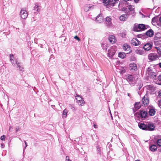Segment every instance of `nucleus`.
Listing matches in <instances>:
<instances>
[{
	"instance_id": "5",
	"label": "nucleus",
	"mask_w": 161,
	"mask_h": 161,
	"mask_svg": "<svg viewBox=\"0 0 161 161\" xmlns=\"http://www.w3.org/2000/svg\"><path fill=\"white\" fill-rule=\"evenodd\" d=\"M143 86V84L141 82H140L137 85L136 90L139 95H141L142 92L143 91V88H142Z\"/></svg>"
},
{
	"instance_id": "20",
	"label": "nucleus",
	"mask_w": 161,
	"mask_h": 161,
	"mask_svg": "<svg viewBox=\"0 0 161 161\" xmlns=\"http://www.w3.org/2000/svg\"><path fill=\"white\" fill-rule=\"evenodd\" d=\"M129 68L130 70L136 71L137 69V67L136 64L131 63L129 65Z\"/></svg>"
},
{
	"instance_id": "19",
	"label": "nucleus",
	"mask_w": 161,
	"mask_h": 161,
	"mask_svg": "<svg viewBox=\"0 0 161 161\" xmlns=\"http://www.w3.org/2000/svg\"><path fill=\"white\" fill-rule=\"evenodd\" d=\"M154 34V32L151 29H149L145 33L146 37H152L153 36Z\"/></svg>"
},
{
	"instance_id": "21",
	"label": "nucleus",
	"mask_w": 161,
	"mask_h": 161,
	"mask_svg": "<svg viewBox=\"0 0 161 161\" xmlns=\"http://www.w3.org/2000/svg\"><path fill=\"white\" fill-rule=\"evenodd\" d=\"M139 128L143 130H147V124H145L144 123H139L138 124Z\"/></svg>"
},
{
	"instance_id": "55",
	"label": "nucleus",
	"mask_w": 161,
	"mask_h": 161,
	"mask_svg": "<svg viewBox=\"0 0 161 161\" xmlns=\"http://www.w3.org/2000/svg\"><path fill=\"white\" fill-rule=\"evenodd\" d=\"M4 147V145L3 144H2L1 145V147L2 148H3Z\"/></svg>"
},
{
	"instance_id": "45",
	"label": "nucleus",
	"mask_w": 161,
	"mask_h": 161,
	"mask_svg": "<svg viewBox=\"0 0 161 161\" xmlns=\"http://www.w3.org/2000/svg\"><path fill=\"white\" fill-rule=\"evenodd\" d=\"M69 107L71 108L73 110H75V107L74 105L73 104H70Z\"/></svg>"
},
{
	"instance_id": "17",
	"label": "nucleus",
	"mask_w": 161,
	"mask_h": 161,
	"mask_svg": "<svg viewBox=\"0 0 161 161\" xmlns=\"http://www.w3.org/2000/svg\"><path fill=\"white\" fill-rule=\"evenodd\" d=\"M130 42L132 44L135 46L138 45L140 44V41L136 38H133Z\"/></svg>"
},
{
	"instance_id": "14",
	"label": "nucleus",
	"mask_w": 161,
	"mask_h": 161,
	"mask_svg": "<svg viewBox=\"0 0 161 161\" xmlns=\"http://www.w3.org/2000/svg\"><path fill=\"white\" fill-rule=\"evenodd\" d=\"M147 130L153 131L154 130L155 126L153 123H147Z\"/></svg>"
},
{
	"instance_id": "27",
	"label": "nucleus",
	"mask_w": 161,
	"mask_h": 161,
	"mask_svg": "<svg viewBox=\"0 0 161 161\" xmlns=\"http://www.w3.org/2000/svg\"><path fill=\"white\" fill-rule=\"evenodd\" d=\"M157 149V147L156 145H152L149 147L150 150L152 152L155 151Z\"/></svg>"
},
{
	"instance_id": "39",
	"label": "nucleus",
	"mask_w": 161,
	"mask_h": 161,
	"mask_svg": "<svg viewBox=\"0 0 161 161\" xmlns=\"http://www.w3.org/2000/svg\"><path fill=\"white\" fill-rule=\"evenodd\" d=\"M136 53L142 55H145L146 54L145 51H136Z\"/></svg>"
},
{
	"instance_id": "13",
	"label": "nucleus",
	"mask_w": 161,
	"mask_h": 161,
	"mask_svg": "<svg viewBox=\"0 0 161 161\" xmlns=\"http://www.w3.org/2000/svg\"><path fill=\"white\" fill-rule=\"evenodd\" d=\"M108 39L110 42L112 44L115 43L116 42V37L113 35H110Z\"/></svg>"
},
{
	"instance_id": "4",
	"label": "nucleus",
	"mask_w": 161,
	"mask_h": 161,
	"mask_svg": "<svg viewBox=\"0 0 161 161\" xmlns=\"http://www.w3.org/2000/svg\"><path fill=\"white\" fill-rule=\"evenodd\" d=\"M149 102L148 95L146 94L142 99V103L144 106L148 105Z\"/></svg>"
},
{
	"instance_id": "30",
	"label": "nucleus",
	"mask_w": 161,
	"mask_h": 161,
	"mask_svg": "<svg viewBox=\"0 0 161 161\" xmlns=\"http://www.w3.org/2000/svg\"><path fill=\"white\" fill-rule=\"evenodd\" d=\"M130 48L131 47L130 45L127 43L124 44L123 46V49L125 50H129Z\"/></svg>"
},
{
	"instance_id": "42",
	"label": "nucleus",
	"mask_w": 161,
	"mask_h": 161,
	"mask_svg": "<svg viewBox=\"0 0 161 161\" xmlns=\"http://www.w3.org/2000/svg\"><path fill=\"white\" fill-rule=\"evenodd\" d=\"M75 97L77 101H78V100L83 99V98L81 97H80L79 95H77L76 96H75Z\"/></svg>"
},
{
	"instance_id": "16",
	"label": "nucleus",
	"mask_w": 161,
	"mask_h": 161,
	"mask_svg": "<svg viewBox=\"0 0 161 161\" xmlns=\"http://www.w3.org/2000/svg\"><path fill=\"white\" fill-rule=\"evenodd\" d=\"M152 47V43H147L145 44L143 47L145 50H150Z\"/></svg>"
},
{
	"instance_id": "12",
	"label": "nucleus",
	"mask_w": 161,
	"mask_h": 161,
	"mask_svg": "<svg viewBox=\"0 0 161 161\" xmlns=\"http://www.w3.org/2000/svg\"><path fill=\"white\" fill-rule=\"evenodd\" d=\"M147 112L143 110H140L139 115L141 118H145L147 116Z\"/></svg>"
},
{
	"instance_id": "1",
	"label": "nucleus",
	"mask_w": 161,
	"mask_h": 161,
	"mask_svg": "<svg viewBox=\"0 0 161 161\" xmlns=\"http://www.w3.org/2000/svg\"><path fill=\"white\" fill-rule=\"evenodd\" d=\"M149 27V26L147 25H145L143 24H135L134 25L133 30L135 31H143Z\"/></svg>"
},
{
	"instance_id": "51",
	"label": "nucleus",
	"mask_w": 161,
	"mask_h": 161,
	"mask_svg": "<svg viewBox=\"0 0 161 161\" xmlns=\"http://www.w3.org/2000/svg\"><path fill=\"white\" fill-rule=\"evenodd\" d=\"M66 161H72L71 160H70L69 157L68 156H66Z\"/></svg>"
},
{
	"instance_id": "60",
	"label": "nucleus",
	"mask_w": 161,
	"mask_h": 161,
	"mask_svg": "<svg viewBox=\"0 0 161 161\" xmlns=\"http://www.w3.org/2000/svg\"><path fill=\"white\" fill-rule=\"evenodd\" d=\"M13 129V127L12 126H10L9 128V130H10L11 129Z\"/></svg>"
},
{
	"instance_id": "41",
	"label": "nucleus",
	"mask_w": 161,
	"mask_h": 161,
	"mask_svg": "<svg viewBox=\"0 0 161 161\" xmlns=\"http://www.w3.org/2000/svg\"><path fill=\"white\" fill-rule=\"evenodd\" d=\"M157 144V145L158 146H161V139H158L157 140L156 142Z\"/></svg>"
},
{
	"instance_id": "63",
	"label": "nucleus",
	"mask_w": 161,
	"mask_h": 161,
	"mask_svg": "<svg viewBox=\"0 0 161 161\" xmlns=\"http://www.w3.org/2000/svg\"><path fill=\"white\" fill-rule=\"evenodd\" d=\"M135 161H140L139 160H136Z\"/></svg>"
},
{
	"instance_id": "37",
	"label": "nucleus",
	"mask_w": 161,
	"mask_h": 161,
	"mask_svg": "<svg viewBox=\"0 0 161 161\" xmlns=\"http://www.w3.org/2000/svg\"><path fill=\"white\" fill-rule=\"evenodd\" d=\"M78 104L81 106H82L85 103V101L83 99L78 100V101H77Z\"/></svg>"
},
{
	"instance_id": "46",
	"label": "nucleus",
	"mask_w": 161,
	"mask_h": 161,
	"mask_svg": "<svg viewBox=\"0 0 161 161\" xmlns=\"http://www.w3.org/2000/svg\"><path fill=\"white\" fill-rule=\"evenodd\" d=\"M5 135H4L0 137L1 140L3 141H5Z\"/></svg>"
},
{
	"instance_id": "44",
	"label": "nucleus",
	"mask_w": 161,
	"mask_h": 161,
	"mask_svg": "<svg viewBox=\"0 0 161 161\" xmlns=\"http://www.w3.org/2000/svg\"><path fill=\"white\" fill-rule=\"evenodd\" d=\"M97 148L98 153L101 154V148L98 146L97 147Z\"/></svg>"
},
{
	"instance_id": "25",
	"label": "nucleus",
	"mask_w": 161,
	"mask_h": 161,
	"mask_svg": "<svg viewBox=\"0 0 161 161\" xmlns=\"http://www.w3.org/2000/svg\"><path fill=\"white\" fill-rule=\"evenodd\" d=\"M119 72L121 74H123L126 72L127 70L126 68L125 67H120L119 69Z\"/></svg>"
},
{
	"instance_id": "29",
	"label": "nucleus",
	"mask_w": 161,
	"mask_h": 161,
	"mask_svg": "<svg viewBox=\"0 0 161 161\" xmlns=\"http://www.w3.org/2000/svg\"><path fill=\"white\" fill-rule=\"evenodd\" d=\"M114 51H108V56L110 58H112L115 53Z\"/></svg>"
},
{
	"instance_id": "22",
	"label": "nucleus",
	"mask_w": 161,
	"mask_h": 161,
	"mask_svg": "<svg viewBox=\"0 0 161 161\" xmlns=\"http://www.w3.org/2000/svg\"><path fill=\"white\" fill-rule=\"evenodd\" d=\"M153 81L156 84L161 85V75H159L158 78L154 79Z\"/></svg>"
},
{
	"instance_id": "31",
	"label": "nucleus",
	"mask_w": 161,
	"mask_h": 161,
	"mask_svg": "<svg viewBox=\"0 0 161 161\" xmlns=\"http://www.w3.org/2000/svg\"><path fill=\"white\" fill-rule=\"evenodd\" d=\"M68 112V111L66 109H64L62 114V117L63 118H65L66 117L67 114Z\"/></svg>"
},
{
	"instance_id": "54",
	"label": "nucleus",
	"mask_w": 161,
	"mask_h": 161,
	"mask_svg": "<svg viewBox=\"0 0 161 161\" xmlns=\"http://www.w3.org/2000/svg\"><path fill=\"white\" fill-rule=\"evenodd\" d=\"M93 126L95 128H97V125L96 124H94L93 125Z\"/></svg>"
},
{
	"instance_id": "33",
	"label": "nucleus",
	"mask_w": 161,
	"mask_h": 161,
	"mask_svg": "<svg viewBox=\"0 0 161 161\" xmlns=\"http://www.w3.org/2000/svg\"><path fill=\"white\" fill-rule=\"evenodd\" d=\"M126 55L125 53L123 52H120L118 54L119 57L122 58H124L126 56Z\"/></svg>"
},
{
	"instance_id": "49",
	"label": "nucleus",
	"mask_w": 161,
	"mask_h": 161,
	"mask_svg": "<svg viewBox=\"0 0 161 161\" xmlns=\"http://www.w3.org/2000/svg\"><path fill=\"white\" fill-rule=\"evenodd\" d=\"M74 38L77 40L79 41H80V39L77 36H74Z\"/></svg>"
},
{
	"instance_id": "56",
	"label": "nucleus",
	"mask_w": 161,
	"mask_h": 161,
	"mask_svg": "<svg viewBox=\"0 0 161 161\" xmlns=\"http://www.w3.org/2000/svg\"><path fill=\"white\" fill-rule=\"evenodd\" d=\"M155 48L157 49L158 51L160 50V49L159 47H156Z\"/></svg>"
},
{
	"instance_id": "6",
	"label": "nucleus",
	"mask_w": 161,
	"mask_h": 161,
	"mask_svg": "<svg viewBox=\"0 0 161 161\" xmlns=\"http://www.w3.org/2000/svg\"><path fill=\"white\" fill-rule=\"evenodd\" d=\"M148 58L151 61H153L158 58V56L157 54L151 53L148 56Z\"/></svg>"
},
{
	"instance_id": "24",
	"label": "nucleus",
	"mask_w": 161,
	"mask_h": 161,
	"mask_svg": "<svg viewBox=\"0 0 161 161\" xmlns=\"http://www.w3.org/2000/svg\"><path fill=\"white\" fill-rule=\"evenodd\" d=\"M96 20L97 21L98 23H101L103 21V18L102 15L100 14H99L96 17Z\"/></svg>"
},
{
	"instance_id": "47",
	"label": "nucleus",
	"mask_w": 161,
	"mask_h": 161,
	"mask_svg": "<svg viewBox=\"0 0 161 161\" xmlns=\"http://www.w3.org/2000/svg\"><path fill=\"white\" fill-rule=\"evenodd\" d=\"M123 10L125 11L126 13L128 12V9L125 7L123 8Z\"/></svg>"
},
{
	"instance_id": "23",
	"label": "nucleus",
	"mask_w": 161,
	"mask_h": 161,
	"mask_svg": "<svg viewBox=\"0 0 161 161\" xmlns=\"http://www.w3.org/2000/svg\"><path fill=\"white\" fill-rule=\"evenodd\" d=\"M129 15V14H122L120 16L119 19L122 21H126Z\"/></svg>"
},
{
	"instance_id": "64",
	"label": "nucleus",
	"mask_w": 161,
	"mask_h": 161,
	"mask_svg": "<svg viewBox=\"0 0 161 161\" xmlns=\"http://www.w3.org/2000/svg\"><path fill=\"white\" fill-rule=\"evenodd\" d=\"M130 95V93H129L128 94V96H129Z\"/></svg>"
},
{
	"instance_id": "35",
	"label": "nucleus",
	"mask_w": 161,
	"mask_h": 161,
	"mask_svg": "<svg viewBox=\"0 0 161 161\" xmlns=\"http://www.w3.org/2000/svg\"><path fill=\"white\" fill-rule=\"evenodd\" d=\"M154 67V65H151L149 67H148L147 69V72L148 73H150L151 72L153 71V67Z\"/></svg>"
},
{
	"instance_id": "58",
	"label": "nucleus",
	"mask_w": 161,
	"mask_h": 161,
	"mask_svg": "<svg viewBox=\"0 0 161 161\" xmlns=\"http://www.w3.org/2000/svg\"><path fill=\"white\" fill-rule=\"evenodd\" d=\"M158 65H159V67L161 68V62L159 63Z\"/></svg>"
},
{
	"instance_id": "50",
	"label": "nucleus",
	"mask_w": 161,
	"mask_h": 161,
	"mask_svg": "<svg viewBox=\"0 0 161 161\" xmlns=\"http://www.w3.org/2000/svg\"><path fill=\"white\" fill-rule=\"evenodd\" d=\"M158 54V58L161 57V51H157Z\"/></svg>"
},
{
	"instance_id": "61",
	"label": "nucleus",
	"mask_w": 161,
	"mask_h": 161,
	"mask_svg": "<svg viewBox=\"0 0 161 161\" xmlns=\"http://www.w3.org/2000/svg\"><path fill=\"white\" fill-rule=\"evenodd\" d=\"M159 20L160 22H161V16L160 17Z\"/></svg>"
},
{
	"instance_id": "28",
	"label": "nucleus",
	"mask_w": 161,
	"mask_h": 161,
	"mask_svg": "<svg viewBox=\"0 0 161 161\" xmlns=\"http://www.w3.org/2000/svg\"><path fill=\"white\" fill-rule=\"evenodd\" d=\"M10 61L12 63V64L13 66H15V63H14V60L15 59L14 57V55L13 54H10Z\"/></svg>"
},
{
	"instance_id": "34",
	"label": "nucleus",
	"mask_w": 161,
	"mask_h": 161,
	"mask_svg": "<svg viewBox=\"0 0 161 161\" xmlns=\"http://www.w3.org/2000/svg\"><path fill=\"white\" fill-rule=\"evenodd\" d=\"M103 3L105 6H108V7H110V0H104Z\"/></svg>"
},
{
	"instance_id": "9",
	"label": "nucleus",
	"mask_w": 161,
	"mask_h": 161,
	"mask_svg": "<svg viewBox=\"0 0 161 161\" xmlns=\"http://www.w3.org/2000/svg\"><path fill=\"white\" fill-rule=\"evenodd\" d=\"M111 18L109 17H107L105 19V25L108 27L111 28L113 26V24L111 21Z\"/></svg>"
},
{
	"instance_id": "7",
	"label": "nucleus",
	"mask_w": 161,
	"mask_h": 161,
	"mask_svg": "<svg viewBox=\"0 0 161 161\" xmlns=\"http://www.w3.org/2000/svg\"><path fill=\"white\" fill-rule=\"evenodd\" d=\"M20 15L22 19H25L28 16V13L26 10L24 9H22L20 12Z\"/></svg>"
},
{
	"instance_id": "18",
	"label": "nucleus",
	"mask_w": 161,
	"mask_h": 161,
	"mask_svg": "<svg viewBox=\"0 0 161 161\" xmlns=\"http://www.w3.org/2000/svg\"><path fill=\"white\" fill-rule=\"evenodd\" d=\"M127 7L128 8H127L128 9V10H129L130 12V14H129V15L130 14H135V12L134 10L135 8L132 5H130L128 6Z\"/></svg>"
},
{
	"instance_id": "59",
	"label": "nucleus",
	"mask_w": 161,
	"mask_h": 161,
	"mask_svg": "<svg viewBox=\"0 0 161 161\" xmlns=\"http://www.w3.org/2000/svg\"><path fill=\"white\" fill-rule=\"evenodd\" d=\"M94 6L93 5V6H91V7H89L90 8H94Z\"/></svg>"
},
{
	"instance_id": "2",
	"label": "nucleus",
	"mask_w": 161,
	"mask_h": 161,
	"mask_svg": "<svg viewBox=\"0 0 161 161\" xmlns=\"http://www.w3.org/2000/svg\"><path fill=\"white\" fill-rule=\"evenodd\" d=\"M126 80L129 82V84L131 86H133L136 82V80L133 75H129L126 78Z\"/></svg>"
},
{
	"instance_id": "48",
	"label": "nucleus",
	"mask_w": 161,
	"mask_h": 161,
	"mask_svg": "<svg viewBox=\"0 0 161 161\" xmlns=\"http://www.w3.org/2000/svg\"><path fill=\"white\" fill-rule=\"evenodd\" d=\"M158 105L159 107L161 108V99L159 100L158 103Z\"/></svg>"
},
{
	"instance_id": "62",
	"label": "nucleus",
	"mask_w": 161,
	"mask_h": 161,
	"mask_svg": "<svg viewBox=\"0 0 161 161\" xmlns=\"http://www.w3.org/2000/svg\"><path fill=\"white\" fill-rule=\"evenodd\" d=\"M123 0L127 2L128 1H129V0Z\"/></svg>"
},
{
	"instance_id": "8",
	"label": "nucleus",
	"mask_w": 161,
	"mask_h": 161,
	"mask_svg": "<svg viewBox=\"0 0 161 161\" xmlns=\"http://www.w3.org/2000/svg\"><path fill=\"white\" fill-rule=\"evenodd\" d=\"M15 64L17 65V67L19 68V70L21 71H24V68L23 64L21 62H18L17 59H15Z\"/></svg>"
},
{
	"instance_id": "11",
	"label": "nucleus",
	"mask_w": 161,
	"mask_h": 161,
	"mask_svg": "<svg viewBox=\"0 0 161 161\" xmlns=\"http://www.w3.org/2000/svg\"><path fill=\"white\" fill-rule=\"evenodd\" d=\"M148 109L149 110L148 112L150 116H153L155 115L156 111L153 107L150 106L148 107Z\"/></svg>"
},
{
	"instance_id": "3",
	"label": "nucleus",
	"mask_w": 161,
	"mask_h": 161,
	"mask_svg": "<svg viewBox=\"0 0 161 161\" xmlns=\"http://www.w3.org/2000/svg\"><path fill=\"white\" fill-rule=\"evenodd\" d=\"M145 87L147 90V93L146 94L148 95V94L149 93L150 94H153L155 93V88L153 85H147L145 86Z\"/></svg>"
},
{
	"instance_id": "43",
	"label": "nucleus",
	"mask_w": 161,
	"mask_h": 161,
	"mask_svg": "<svg viewBox=\"0 0 161 161\" xmlns=\"http://www.w3.org/2000/svg\"><path fill=\"white\" fill-rule=\"evenodd\" d=\"M24 142L25 143V146L23 148V156L25 155V154H24V150H25V149L26 148V147L27 146V142H26L25 141H24Z\"/></svg>"
},
{
	"instance_id": "53",
	"label": "nucleus",
	"mask_w": 161,
	"mask_h": 161,
	"mask_svg": "<svg viewBox=\"0 0 161 161\" xmlns=\"http://www.w3.org/2000/svg\"><path fill=\"white\" fill-rule=\"evenodd\" d=\"M19 126L16 127L15 128V130L16 132L19 131Z\"/></svg>"
},
{
	"instance_id": "10",
	"label": "nucleus",
	"mask_w": 161,
	"mask_h": 161,
	"mask_svg": "<svg viewBox=\"0 0 161 161\" xmlns=\"http://www.w3.org/2000/svg\"><path fill=\"white\" fill-rule=\"evenodd\" d=\"M35 6L34 7L33 10L34 11V13H37L40 10L41 8V6L39 4V3H36L35 4Z\"/></svg>"
},
{
	"instance_id": "38",
	"label": "nucleus",
	"mask_w": 161,
	"mask_h": 161,
	"mask_svg": "<svg viewBox=\"0 0 161 161\" xmlns=\"http://www.w3.org/2000/svg\"><path fill=\"white\" fill-rule=\"evenodd\" d=\"M157 20L158 19L157 18L154 17L153 18L152 20V24L153 25H155L157 23Z\"/></svg>"
},
{
	"instance_id": "40",
	"label": "nucleus",
	"mask_w": 161,
	"mask_h": 161,
	"mask_svg": "<svg viewBox=\"0 0 161 161\" xmlns=\"http://www.w3.org/2000/svg\"><path fill=\"white\" fill-rule=\"evenodd\" d=\"M138 37L139 38H141L144 39L147 38L146 36V35L145 33L143 34H140L138 35Z\"/></svg>"
},
{
	"instance_id": "36",
	"label": "nucleus",
	"mask_w": 161,
	"mask_h": 161,
	"mask_svg": "<svg viewBox=\"0 0 161 161\" xmlns=\"http://www.w3.org/2000/svg\"><path fill=\"white\" fill-rule=\"evenodd\" d=\"M108 44H102V47L103 50H107L108 49Z\"/></svg>"
},
{
	"instance_id": "32",
	"label": "nucleus",
	"mask_w": 161,
	"mask_h": 161,
	"mask_svg": "<svg viewBox=\"0 0 161 161\" xmlns=\"http://www.w3.org/2000/svg\"><path fill=\"white\" fill-rule=\"evenodd\" d=\"M148 74L150 77L153 78H154V77L156 76V73L153 71L152 72L148 73Z\"/></svg>"
},
{
	"instance_id": "15",
	"label": "nucleus",
	"mask_w": 161,
	"mask_h": 161,
	"mask_svg": "<svg viewBox=\"0 0 161 161\" xmlns=\"http://www.w3.org/2000/svg\"><path fill=\"white\" fill-rule=\"evenodd\" d=\"M141 107V103L139 102H136L134 104V108L133 109L134 113H135Z\"/></svg>"
},
{
	"instance_id": "26",
	"label": "nucleus",
	"mask_w": 161,
	"mask_h": 161,
	"mask_svg": "<svg viewBox=\"0 0 161 161\" xmlns=\"http://www.w3.org/2000/svg\"><path fill=\"white\" fill-rule=\"evenodd\" d=\"M110 7H113L115 6V4L118 3L119 0H110Z\"/></svg>"
},
{
	"instance_id": "52",
	"label": "nucleus",
	"mask_w": 161,
	"mask_h": 161,
	"mask_svg": "<svg viewBox=\"0 0 161 161\" xmlns=\"http://www.w3.org/2000/svg\"><path fill=\"white\" fill-rule=\"evenodd\" d=\"M158 96L160 98H161V90H160L158 92Z\"/></svg>"
},
{
	"instance_id": "57",
	"label": "nucleus",
	"mask_w": 161,
	"mask_h": 161,
	"mask_svg": "<svg viewBox=\"0 0 161 161\" xmlns=\"http://www.w3.org/2000/svg\"><path fill=\"white\" fill-rule=\"evenodd\" d=\"M140 0H134L135 2L136 3H137Z\"/></svg>"
}]
</instances>
